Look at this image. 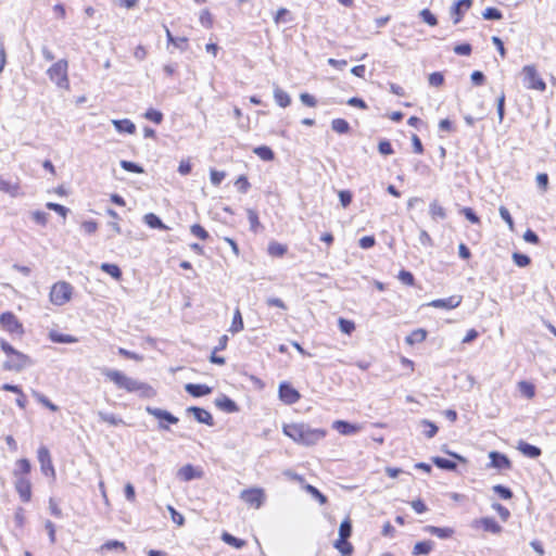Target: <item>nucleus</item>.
<instances>
[{
	"mask_svg": "<svg viewBox=\"0 0 556 556\" xmlns=\"http://www.w3.org/2000/svg\"><path fill=\"white\" fill-rule=\"evenodd\" d=\"M18 185L13 184L9 180H5L3 177L0 176V190L10 194L11 197H16L18 194Z\"/></svg>",
	"mask_w": 556,
	"mask_h": 556,
	"instance_id": "obj_35",
	"label": "nucleus"
},
{
	"mask_svg": "<svg viewBox=\"0 0 556 556\" xmlns=\"http://www.w3.org/2000/svg\"><path fill=\"white\" fill-rule=\"evenodd\" d=\"M144 117L155 124H161L163 121V113L155 109H149L144 113Z\"/></svg>",
	"mask_w": 556,
	"mask_h": 556,
	"instance_id": "obj_51",
	"label": "nucleus"
},
{
	"mask_svg": "<svg viewBox=\"0 0 556 556\" xmlns=\"http://www.w3.org/2000/svg\"><path fill=\"white\" fill-rule=\"evenodd\" d=\"M305 490L320 504H325L327 502L326 495H324L316 486L306 484Z\"/></svg>",
	"mask_w": 556,
	"mask_h": 556,
	"instance_id": "obj_52",
	"label": "nucleus"
},
{
	"mask_svg": "<svg viewBox=\"0 0 556 556\" xmlns=\"http://www.w3.org/2000/svg\"><path fill=\"white\" fill-rule=\"evenodd\" d=\"M428 81L432 87H440L444 83V76L440 72H433L429 75Z\"/></svg>",
	"mask_w": 556,
	"mask_h": 556,
	"instance_id": "obj_57",
	"label": "nucleus"
},
{
	"mask_svg": "<svg viewBox=\"0 0 556 556\" xmlns=\"http://www.w3.org/2000/svg\"><path fill=\"white\" fill-rule=\"evenodd\" d=\"M102 374L116 384L117 388L124 389L130 393H138L142 397H151L154 391L151 386L137 379L127 377L124 372L116 369H104Z\"/></svg>",
	"mask_w": 556,
	"mask_h": 556,
	"instance_id": "obj_1",
	"label": "nucleus"
},
{
	"mask_svg": "<svg viewBox=\"0 0 556 556\" xmlns=\"http://www.w3.org/2000/svg\"><path fill=\"white\" fill-rule=\"evenodd\" d=\"M426 338H427V331L422 328H418L405 338V342L409 345H413L415 343L424 342L426 340Z\"/></svg>",
	"mask_w": 556,
	"mask_h": 556,
	"instance_id": "obj_33",
	"label": "nucleus"
},
{
	"mask_svg": "<svg viewBox=\"0 0 556 556\" xmlns=\"http://www.w3.org/2000/svg\"><path fill=\"white\" fill-rule=\"evenodd\" d=\"M462 303V296L460 295H452L446 299H438L433 300L428 303V306L434 307V308H442V309H453L460 305Z\"/></svg>",
	"mask_w": 556,
	"mask_h": 556,
	"instance_id": "obj_16",
	"label": "nucleus"
},
{
	"mask_svg": "<svg viewBox=\"0 0 556 556\" xmlns=\"http://www.w3.org/2000/svg\"><path fill=\"white\" fill-rule=\"evenodd\" d=\"M513 261L519 267H526L531 263V258L528 255L518 252L513 254Z\"/></svg>",
	"mask_w": 556,
	"mask_h": 556,
	"instance_id": "obj_54",
	"label": "nucleus"
},
{
	"mask_svg": "<svg viewBox=\"0 0 556 556\" xmlns=\"http://www.w3.org/2000/svg\"><path fill=\"white\" fill-rule=\"evenodd\" d=\"M73 293V287L66 281H59L54 283L50 291V301L58 306L66 304Z\"/></svg>",
	"mask_w": 556,
	"mask_h": 556,
	"instance_id": "obj_5",
	"label": "nucleus"
},
{
	"mask_svg": "<svg viewBox=\"0 0 556 556\" xmlns=\"http://www.w3.org/2000/svg\"><path fill=\"white\" fill-rule=\"evenodd\" d=\"M378 151L382 155H391L394 153L391 142L387 139H382L379 141Z\"/></svg>",
	"mask_w": 556,
	"mask_h": 556,
	"instance_id": "obj_56",
	"label": "nucleus"
},
{
	"mask_svg": "<svg viewBox=\"0 0 556 556\" xmlns=\"http://www.w3.org/2000/svg\"><path fill=\"white\" fill-rule=\"evenodd\" d=\"M421 426L425 428L424 430V434L431 439L433 438L437 433H438V427L435 426V424H433L432 421L428 420V419H422L420 421Z\"/></svg>",
	"mask_w": 556,
	"mask_h": 556,
	"instance_id": "obj_45",
	"label": "nucleus"
},
{
	"mask_svg": "<svg viewBox=\"0 0 556 556\" xmlns=\"http://www.w3.org/2000/svg\"><path fill=\"white\" fill-rule=\"evenodd\" d=\"M431 462L440 469L447 470V471H455L457 468V464L453 460L440 457V456H433L431 457Z\"/></svg>",
	"mask_w": 556,
	"mask_h": 556,
	"instance_id": "obj_29",
	"label": "nucleus"
},
{
	"mask_svg": "<svg viewBox=\"0 0 556 556\" xmlns=\"http://www.w3.org/2000/svg\"><path fill=\"white\" fill-rule=\"evenodd\" d=\"M185 390L188 394H190L193 397L205 396L212 392L211 387L201 383H187L185 386Z\"/></svg>",
	"mask_w": 556,
	"mask_h": 556,
	"instance_id": "obj_20",
	"label": "nucleus"
},
{
	"mask_svg": "<svg viewBox=\"0 0 556 556\" xmlns=\"http://www.w3.org/2000/svg\"><path fill=\"white\" fill-rule=\"evenodd\" d=\"M146 412L149 415H152L155 418L160 419L161 421H166V422H168L170 425H175V424L178 422V418L176 416H174L168 410H165V409H162V408H157V407L147 406L146 407ZM159 428L162 429V430H168L169 429L168 426L164 425L163 422H160Z\"/></svg>",
	"mask_w": 556,
	"mask_h": 556,
	"instance_id": "obj_9",
	"label": "nucleus"
},
{
	"mask_svg": "<svg viewBox=\"0 0 556 556\" xmlns=\"http://www.w3.org/2000/svg\"><path fill=\"white\" fill-rule=\"evenodd\" d=\"M472 528H482L485 532H490L493 534H498L503 530V528L495 521V519L491 517H483L473 520Z\"/></svg>",
	"mask_w": 556,
	"mask_h": 556,
	"instance_id": "obj_14",
	"label": "nucleus"
},
{
	"mask_svg": "<svg viewBox=\"0 0 556 556\" xmlns=\"http://www.w3.org/2000/svg\"><path fill=\"white\" fill-rule=\"evenodd\" d=\"M121 167L126 172L142 174L144 172L143 167L135 162L122 160Z\"/></svg>",
	"mask_w": 556,
	"mask_h": 556,
	"instance_id": "obj_44",
	"label": "nucleus"
},
{
	"mask_svg": "<svg viewBox=\"0 0 556 556\" xmlns=\"http://www.w3.org/2000/svg\"><path fill=\"white\" fill-rule=\"evenodd\" d=\"M0 324L11 333L17 332L22 327L15 315L11 312H5L0 315Z\"/></svg>",
	"mask_w": 556,
	"mask_h": 556,
	"instance_id": "obj_18",
	"label": "nucleus"
},
{
	"mask_svg": "<svg viewBox=\"0 0 556 556\" xmlns=\"http://www.w3.org/2000/svg\"><path fill=\"white\" fill-rule=\"evenodd\" d=\"M248 219L250 222L251 230L256 232L257 228L261 226L257 213L254 210L249 208L248 210Z\"/></svg>",
	"mask_w": 556,
	"mask_h": 556,
	"instance_id": "obj_55",
	"label": "nucleus"
},
{
	"mask_svg": "<svg viewBox=\"0 0 556 556\" xmlns=\"http://www.w3.org/2000/svg\"><path fill=\"white\" fill-rule=\"evenodd\" d=\"M235 185L241 193H247L251 186L248 178L243 175L239 176Z\"/></svg>",
	"mask_w": 556,
	"mask_h": 556,
	"instance_id": "obj_64",
	"label": "nucleus"
},
{
	"mask_svg": "<svg viewBox=\"0 0 556 556\" xmlns=\"http://www.w3.org/2000/svg\"><path fill=\"white\" fill-rule=\"evenodd\" d=\"M278 393L280 401L287 405L295 404L301 397L299 391L287 381L279 384Z\"/></svg>",
	"mask_w": 556,
	"mask_h": 556,
	"instance_id": "obj_10",
	"label": "nucleus"
},
{
	"mask_svg": "<svg viewBox=\"0 0 556 556\" xmlns=\"http://www.w3.org/2000/svg\"><path fill=\"white\" fill-rule=\"evenodd\" d=\"M187 413L191 414L194 417V419L200 424H204L210 427L214 426V419L212 414L202 407L190 406L187 408Z\"/></svg>",
	"mask_w": 556,
	"mask_h": 556,
	"instance_id": "obj_15",
	"label": "nucleus"
},
{
	"mask_svg": "<svg viewBox=\"0 0 556 556\" xmlns=\"http://www.w3.org/2000/svg\"><path fill=\"white\" fill-rule=\"evenodd\" d=\"M166 39L168 43L174 45L180 51H186L188 48V39L186 37H175L170 30L165 27Z\"/></svg>",
	"mask_w": 556,
	"mask_h": 556,
	"instance_id": "obj_25",
	"label": "nucleus"
},
{
	"mask_svg": "<svg viewBox=\"0 0 556 556\" xmlns=\"http://www.w3.org/2000/svg\"><path fill=\"white\" fill-rule=\"evenodd\" d=\"M492 508L498 514L503 521H507L510 517V511L500 503H493Z\"/></svg>",
	"mask_w": 556,
	"mask_h": 556,
	"instance_id": "obj_59",
	"label": "nucleus"
},
{
	"mask_svg": "<svg viewBox=\"0 0 556 556\" xmlns=\"http://www.w3.org/2000/svg\"><path fill=\"white\" fill-rule=\"evenodd\" d=\"M40 469L46 477H55V470L52 464L51 455L47 446L41 445L37 452Z\"/></svg>",
	"mask_w": 556,
	"mask_h": 556,
	"instance_id": "obj_8",
	"label": "nucleus"
},
{
	"mask_svg": "<svg viewBox=\"0 0 556 556\" xmlns=\"http://www.w3.org/2000/svg\"><path fill=\"white\" fill-rule=\"evenodd\" d=\"M352 522L349 517L345 518L339 527V538L336 540L333 546L342 556H351L354 552L353 545L348 541L352 535Z\"/></svg>",
	"mask_w": 556,
	"mask_h": 556,
	"instance_id": "obj_3",
	"label": "nucleus"
},
{
	"mask_svg": "<svg viewBox=\"0 0 556 556\" xmlns=\"http://www.w3.org/2000/svg\"><path fill=\"white\" fill-rule=\"evenodd\" d=\"M14 476L16 477L15 489L24 503L30 501L31 497V484L28 478L24 476H18L17 471H14Z\"/></svg>",
	"mask_w": 556,
	"mask_h": 556,
	"instance_id": "obj_11",
	"label": "nucleus"
},
{
	"mask_svg": "<svg viewBox=\"0 0 556 556\" xmlns=\"http://www.w3.org/2000/svg\"><path fill=\"white\" fill-rule=\"evenodd\" d=\"M31 365L33 361L30 359V357L17 351L13 355L8 356V359L3 363L2 368L8 371L20 372Z\"/></svg>",
	"mask_w": 556,
	"mask_h": 556,
	"instance_id": "obj_7",
	"label": "nucleus"
},
{
	"mask_svg": "<svg viewBox=\"0 0 556 556\" xmlns=\"http://www.w3.org/2000/svg\"><path fill=\"white\" fill-rule=\"evenodd\" d=\"M472 5V0H458L451 8V15L454 24H458L465 12Z\"/></svg>",
	"mask_w": 556,
	"mask_h": 556,
	"instance_id": "obj_17",
	"label": "nucleus"
},
{
	"mask_svg": "<svg viewBox=\"0 0 556 556\" xmlns=\"http://www.w3.org/2000/svg\"><path fill=\"white\" fill-rule=\"evenodd\" d=\"M419 16L429 26H435L438 24L437 16L429 9H422L419 12Z\"/></svg>",
	"mask_w": 556,
	"mask_h": 556,
	"instance_id": "obj_48",
	"label": "nucleus"
},
{
	"mask_svg": "<svg viewBox=\"0 0 556 556\" xmlns=\"http://www.w3.org/2000/svg\"><path fill=\"white\" fill-rule=\"evenodd\" d=\"M98 416L101 421L108 422L111 426L125 425V421L112 413L98 412Z\"/></svg>",
	"mask_w": 556,
	"mask_h": 556,
	"instance_id": "obj_36",
	"label": "nucleus"
},
{
	"mask_svg": "<svg viewBox=\"0 0 556 556\" xmlns=\"http://www.w3.org/2000/svg\"><path fill=\"white\" fill-rule=\"evenodd\" d=\"M293 21V17L291 15V12L286 9V8H280L276 15L274 16V22L276 24H280V23H289V22H292Z\"/></svg>",
	"mask_w": 556,
	"mask_h": 556,
	"instance_id": "obj_40",
	"label": "nucleus"
},
{
	"mask_svg": "<svg viewBox=\"0 0 556 556\" xmlns=\"http://www.w3.org/2000/svg\"><path fill=\"white\" fill-rule=\"evenodd\" d=\"M241 330H243V319L239 307H237L233 313L232 323L229 328V331L232 333H238Z\"/></svg>",
	"mask_w": 556,
	"mask_h": 556,
	"instance_id": "obj_37",
	"label": "nucleus"
},
{
	"mask_svg": "<svg viewBox=\"0 0 556 556\" xmlns=\"http://www.w3.org/2000/svg\"><path fill=\"white\" fill-rule=\"evenodd\" d=\"M338 325H339L340 331L345 334H351L355 330L354 321L342 318V317L339 318Z\"/></svg>",
	"mask_w": 556,
	"mask_h": 556,
	"instance_id": "obj_49",
	"label": "nucleus"
},
{
	"mask_svg": "<svg viewBox=\"0 0 556 556\" xmlns=\"http://www.w3.org/2000/svg\"><path fill=\"white\" fill-rule=\"evenodd\" d=\"M16 465L18 467V470H16L18 475L21 473L22 476L25 477V475H28L30 472L31 465L27 458H22L17 460Z\"/></svg>",
	"mask_w": 556,
	"mask_h": 556,
	"instance_id": "obj_61",
	"label": "nucleus"
},
{
	"mask_svg": "<svg viewBox=\"0 0 556 556\" xmlns=\"http://www.w3.org/2000/svg\"><path fill=\"white\" fill-rule=\"evenodd\" d=\"M222 540L226 544H228V545H230V546H232V547H235L237 549H240V548L244 547L245 544H247V542L244 540L236 538L235 535H232V534H230L228 532H224L222 534Z\"/></svg>",
	"mask_w": 556,
	"mask_h": 556,
	"instance_id": "obj_34",
	"label": "nucleus"
},
{
	"mask_svg": "<svg viewBox=\"0 0 556 556\" xmlns=\"http://www.w3.org/2000/svg\"><path fill=\"white\" fill-rule=\"evenodd\" d=\"M167 510L170 514L173 522H175L179 527L185 525V517L180 513H178L172 505H167Z\"/></svg>",
	"mask_w": 556,
	"mask_h": 556,
	"instance_id": "obj_58",
	"label": "nucleus"
},
{
	"mask_svg": "<svg viewBox=\"0 0 556 556\" xmlns=\"http://www.w3.org/2000/svg\"><path fill=\"white\" fill-rule=\"evenodd\" d=\"M113 125L118 132L134 134L136 126L130 119H114Z\"/></svg>",
	"mask_w": 556,
	"mask_h": 556,
	"instance_id": "obj_28",
	"label": "nucleus"
},
{
	"mask_svg": "<svg viewBox=\"0 0 556 556\" xmlns=\"http://www.w3.org/2000/svg\"><path fill=\"white\" fill-rule=\"evenodd\" d=\"M460 213L472 224H480V218L471 207H463Z\"/></svg>",
	"mask_w": 556,
	"mask_h": 556,
	"instance_id": "obj_60",
	"label": "nucleus"
},
{
	"mask_svg": "<svg viewBox=\"0 0 556 556\" xmlns=\"http://www.w3.org/2000/svg\"><path fill=\"white\" fill-rule=\"evenodd\" d=\"M253 152L263 161H273L275 157L274 151L267 146L256 147Z\"/></svg>",
	"mask_w": 556,
	"mask_h": 556,
	"instance_id": "obj_38",
	"label": "nucleus"
},
{
	"mask_svg": "<svg viewBox=\"0 0 556 556\" xmlns=\"http://www.w3.org/2000/svg\"><path fill=\"white\" fill-rule=\"evenodd\" d=\"M177 475L184 481H191L193 479L200 478L202 476V472L198 470L194 466L187 464L178 470Z\"/></svg>",
	"mask_w": 556,
	"mask_h": 556,
	"instance_id": "obj_22",
	"label": "nucleus"
},
{
	"mask_svg": "<svg viewBox=\"0 0 556 556\" xmlns=\"http://www.w3.org/2000/svg\"><path fill=\"white\" fill-rule=\"evenodd\" d=\"M282 431L294 442L304 445H314L326 435L325 430L311 428L306 424L285 425Z\"/></svg>",
	"mask_w": 556,
	"mask_h": 556,
	"instance_id": "obj_2",
	"label": "nucleus"
},
{
	"mask_svg": "<svg viewBox=\"0 0 556 556\" xmlns=\"http://www.w3.org/2000/svg\"><path fill=\"white\" fill-rule=\"evenodd\" d=\"M67 71L68 62L65 59H61L47 70V75L58 87L68 89L70 80Z\"/></svg>",
	"mask_w": 556,
	"mask_h": 556,
	"instance_id": "obj_4",
	"label": "nucleus"
},
{
	"mask_svg": "<svg viewBox=\"0 0 556 556\" xmlns=\"http://www.w3.org/2000/svg\"><path fill=\"white\" fill-rule=\"evenodd\" d=\"M101 270L110 275L115 280H121L123 273L116 264L102 263L100 266Z\"/></svg>",
	"mask_w": 556,
	"mask_h": 556,
	"instance_id": "obj_32",
	"label": "nucleus"
},
{
	"mask_svg": "<svg viewBox=\"0 0 556 556\" xmlns=\"http://www.w3.org/2000/svg\"><path fill=\"white\" fill-rule=\"evenodd\" d=\"M425 531L440 539H448L454 534V529L448 527L441 528L435 526H427L425 527Z\"/></svg>",
	"mask_w": 556,
	"mask_h": 556,
	"instance_id": "obj_24",
	"label": "nucleus"
},
{
	"mask_svg": "<svg viewBox=\"0 0 556 556\" xmlns=\"http://www.w3.org/2000/svg\"><path fill=\"white\" fill-rule=\"evenodd\" d=\"M274 99L276 103L281 108H287L291 103L290 96L278 86H276L274 89Z\"/></svg>",
	"mask_w": 556,
	"mask_h": 556,
	"instance_id": "obj_30",
	"label": "nucleus"
},
{
	"mask_svg": "<svg viewBox=\"0 0 556 556\" xmlns=\"http://www.w3.org/2000/svg\"><path fill=\"white\" fill-rule=\"evenodd\" d=\"M490 465L489 467L496 468L498 470H509L511 469L510 459L503 453L497 451H492L489 453Z\"/></svg>",
	"mask_w": 556,
	"mask_h": 556,
	"instance_id": "obj_13",
	"label": "nucleus"
},
{
	"mask_svg": "<svg viewBox=\"0 0 556 556\" xmlns=\"http://www.w3.org/2000/svg\"><path fill=\"white\" fill-rule=\"evenodd\" d=\"M144 223L153 229L167 230L168 227L162 222V219L154 213H148L143 217Z\"/></svg>",
	"mask_w": 556,
	"mask_h": 556,
	"instance_id": "obj_26",
	"label": "nucleus"
},
{
	"mask_svg": "<svg viewBox=\"0 0 556 556\" xmlns=\"http://www.w3.org/2000/svg\"><path fill=\"white\" fill-rule=\"evenodd\" d=\"M190 232L201 240H207L210 238V233L200 224H193L190 227Z\"/></svg>",
	"mask_w": 556,
	"mask_h": 556,
	"instance_id": "obj_50",
	"label": "nucleus"
},
{
	"mask_svg": "<svg viewBox=\"0 0 556 556\" xmlns=\"http://www.w3.org/2000/svg\"><path fill=\"white\" fill-rule=\"evenodd\" d=\"M214 404L217 408L228 414L239 412V406L237 403L225 394H222L215 399Z\"/></svg>",
	"mask_w": 556,
	"mask_h": 556,
	"instance_id": "obj_19",
	"label": "nucleus"
},
{
	"mask_svg": "<svg viewBox=\"0 0 556 556\" xmlns=\"http://www.w3.org/2000/svg\"><path fill=\"white\" fill-rule=\"evenodd\" d=\"M517 448L529 458H538L542 453L540 447L525 441H519Z\"/></svg>",
	"mask_w": 556,
	"mask_h": 556,
	"instance_id": "obj_23",
	"label": "nucleus"
},
{
	"mask_svg": "<svg viewBox=\"0 0 556 556\" xmlns=\"http://www.w3.org/2000/svg\"><path fill=\"white\" fill-rule=\"evenodd\" d=\"M493 492L503 500H510L513 497V491L503 484H496L492 488Z\"/></svg>",
	"mask_w": 556,
	"mask_h": 556,
	"instance_id": "obj_47",
	"label": "nucleus"
},
{
	"mask_svg": "<svg viewBox=\"0 0 556 556\" xmlns=\"http://www.w3.org/2000/svg\"><path fill=\"white\" fill-rule=\"evenodd\" d=\"M482 16L488 21H500L503 18V13L496 8L489 7L483 11Z\"/></svg>",
	"mask_w": 556,
	"mask_h": 556,
	"instance_id": "obj_43",
	"label": "nucleus"
},
{
	"mask_svg": "<svg viewBox=\"0 0 556 556\" xmlns=\"http://www.w3.org/2000/svg\"><path fill=\"white\" fill-rule=\"evenodd\" d=\"M429 212L434 219H444L446 217L445 210L437 201L430 204Z\"/></svg>",
	"mask_w": 556,
	"mask_h": 556,
	"instance_id": "obj_42",
	"label": "nucleus"
},
{
	"mask_svg": "<svg viewBox=\"0 0 556 556\" xmlns=\"http://www.w3.org/2000/svg\"><path fill=\"white\" fill-rule=\"evenodd\" d=\"M399 279L406 286H414L415 283V278H414V275L408 271V270H405V269H402L400 273H399Z\"/></svg>",
	"mask_w": 556,
	"mask_h": 556,
	"instance_id": "obj_62",
	"label": "nucleus"
},
{
	"mask_svg": "<svg viewBox=\"0 0 556 556\" xmlns=\"http://www.w3.org/2000/svg\"><path fill=\"white\" fill-rule=\"evenodd\" d=\"M332 427L343 435H352L359 430V426L345 420H336Z\"/></svg>",
	"mask_w": 556,
	"mask_h": 556,
	"instance_id": "obj_21",
	"label": "nucleus"
},
{
	"mask_svg": "<svg viewBox=\"0 0 556 556\" xmlns=\"http://www.w3.org/2000/svg\"><path fill=\"white\" fill-rule=\"evenodd\" d=\"M434 546V543L430 540L417 542L413 549V555H428Z\"/></svg>",
	"mask_w": 556,
	"mask_h": 556,
	"instance_id": "obj_31",
	"label": "nucleus"
},
{
	"mask_svg": "<svg viewBox=\"0 0 556 556\" xmlns=\"http://www.w3.org/2000/svg\"><path fill=\"white\" fill-rule=\"evenodd\" d=\"M331 128L338 134H348L351 129L350 124L344 118L332 119Z\"/></svg>",
	"mask_w": 556,
	"mask_h": 556,
	"instance_id": "obj_39",
	"label": "nucleus"
},
{
	"mask_svg": "<svg viewBox=\"0 0 556 556\" xmlns=\"http://www.w3.org/2000/svg\"><path fill=\"white\" fill-rule=\"evenodd\" d=\"M523 86L528 89L545 91L546 84L539 75L534 65H526L522 68Z\"/></svg>",
	"mask_w": 556,
	"mask_h": 556,
	"instance_id": "obj_6",
	"label": "nucleus"
},
{
	"mask_svg": "<svg viewBox=\"0 0 556 556\" xmlns=\"http://www.w3.org/2000/svg\"><path fill=\"white\" fill-rule=\"evenodd\" d=\"M49 339L54 343H76L78 339L72 334L61 333L58 331H50Z\"/></svg>",
	"mask_w": 556,
	"mask_h": 556,
	"instance_id": "obj_27",
	"label": "nucleus"
},
{
	"mask_svg": "<svg viewBox=\"0 0 556 556\" xmlns=\"http://www.w3.org/2000/svg\"><path fill=\"white\" fill-rule=\"evenodd\" d=\"M240 497L247 504L260 508L264 502V492L261 489L243 490Z\"/></svg>",
	"mask_w": 556,
	"mask_h": 556,
	"instance_id": "obj_12",
	"label": "nucleus"
},
{
	"mask_svg": "<svg viewBox=\"0 0 556 556\" xmlns=\"http://www.w3.org/2000/svg\"><path fill=\"white\" fill-rule=\"evenodd\" d=\"M101 549L102 551H113V549H121L122 552H124L126 549V546L123 542L121 541H117V540H110V541H106L102 546H101Z\"/></svg>",
	"mask_w": 556,
	"mask_h": 556,
	"instance_id": "obj_53",
	"label": "nucleus"
},
{
	"mask_svg": "<svg viewBox=\"0 0 556 556\" xmlns=\"http://www.w3.org/2000/svg\"><path fill=\"white\" fill-rule=\"evenodd\" d=\"M286 252H287V247L281 243L271 242L268 245V253L271 256L280 257V256H283L286 254Z\"/></svg>",
	"mask_w": 556,
	"mask_h": 556,
	"instance_id": "obj_46",
	"label": "nucleus"
},
{
	"mask_svg": "<svg viewBox=\"0 0 556 556\" xmlns=\"http://www.w3.org/2000/svg\"><path fill=\"white\" fill-rule=\"evenodd\" d=\"M338 195L343 207H348L351 204L353 194L350 190H341Z\"/></svg>",
	"mask_w": 556,
	"mask_h": 556,
	"instance_id": "obj_63",
	"label": "nucleus"
},
{
	"mask_svg": "<svg viewBox=\"0 0 556 556\" xmlns=\"http://www.w3.org/2000/svg\"><path fill=\"white\" fill-rule=\"evenodd\" d=\"M33 396L39 402L41 403L45 407H47L48 409H50L51 412H56L59 409V407L53 404L46 395H43L42 393L38 392V391H35L33 390Z\"/></svg>",
	"mask_w": 556,
	"mask_h": 556,
	"instance_id": "obj_41",
	"label": "nucleus"
}]
</instances>
